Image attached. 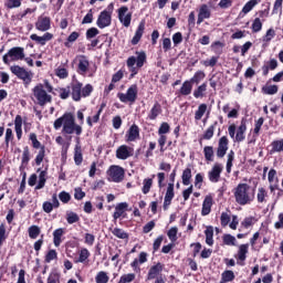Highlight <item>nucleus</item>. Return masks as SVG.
Wrapping results in <instances>:
<instances>
[{
  "instance_id": "10",
  "label": "nucleus",
  "mask_w": 283,
  "mask_h": 283,
  "mask_svg": "<svg viewBox=\"0 0 283 283\" xmlns=\"http://www.w3.org/2000/svg\"><path fill=\"white\" fill-rule=\"evenodd\" d=\"M118 20L124 25V28H129L132 25V12H129V8L120 7L117 11Z\"/></svg>"
},
{
  "instance_id": "43",
  "label": "nucleus",
  "mask_w": 283,
  "mask_h": 283,
  "mask_svg": "<svg viewBox=\"0 0 283 283\" xmlns=\"http://www.w3.org/2000/svg\"><path fill=\"white\" fill-rule=\"evenodd\" d=\"M95 282L96 283H108L109 276L105 272L101 271L97 273V275L95 277Z\"/></svg>"
},
{
  "instance_id": "12",
  "label": "nucleus",
  "mask_w": 283,
  "mask_h": 283,
  "mask_svg": "<svg viewBox=\"0 0 283 283\" xmlns=\"http://www.w3.org/2000/svg\"><path fill=\"white\" fill-rule=\"evenodd\" d=\"M96 25L101 30L109 28V25H112V12H108L107 10L102 11L97 18Z\"/></svg>"
},
{
  "instance_id": "56",
  "label": "nucleus",
  "mask_w": 283,
  "mask_h": 283,
  "mask_svg": "<svg viewBox=\"0 0 283 283\" xmlns=\"http://www.w3.org/2000/svg\"><path fill=\"white\" fill-rule=\"evenodd\" d=\"M59 199L61 200V202H63L64 205H67V202H70V200H72V196H70V192H65L62 191L59 195Z\"/></svg>"
},
{
  "instance_id": "24",
  "label": "nucleus",
  "mask_w": 283,
  "mask_h": 283,
  "mask_svg": "<svg viewBox=\"0 0 283 283\" xmlns=\"http://www.w3.org/2000/svg\"><path fill=\"white\" fill-rule=\"evenodd\" d=\"M160 114H163V106H160V103L156 102L148 114V118L149 120H156Z\"/></svg>"
},
{
  "instance_id": "8",
  "label": "nucleus",
  "mask_w": 283,
  "mask_h": 283,
  "mask_svg": "<svg viewBox=\"0 0 283 283\" xmlns=\"http://www.w3.org/2000/svg\"><path fill=\"white\" fill-rule=\"evenodd\" d=\"M117 96L122 103H136V98L138 97V86L133 84L126 93H118Z\"/></svg>"
},
{
  "instance_id": "53",
  "label": "nucleus",
  "mask_w": 283,
  "mask_h": 283,
  "mask_svg": "<svg viewBox=\"0 0 283 283\" xmlns=\"http://www.w3.org/2000/svg\"><path fill=\"white\" fill-rule=\"evenodd\" d=\"M6 8L12 10L13 8H21V0H8L6 2Z\"/></svg>"
},
{
  "instance_id": "38",
  "label": "nucleus",
  "mask_w": 283,
  "mask_h": 283,
  "mask_svg": "<svg viewBox=\"0 0 283 283\" xmlns=\"http://www.w3.org/2000/svg\"><path fill=\"white\" fill-rule=\"evenodd\" d=\"M74 160L75 165H81V163H83V150L78 144L75 146Z\"/></svg>"
},
{
  "instance_id": "28",
  "label": "nucleus",
  "mask_w": 283,
  "mask_h": 283,
  "mask_svg": "<svg viewBox=\"0 0 283 283\" xmlns=\"http://www.w3.org/2000/svg\"><path fill=\"white\" fill-rule=\"evenodd\" d=\"M161 272H163V265L160 263L153 265L148 272V280L156 279Z\"/></svg>"
},
{
  "instance_id": "34",
  "label": "nucleus",
  "mask_w": 283,
  "mask_h": 283,
  "mask_svg": "<svg viewBox=\"0 0 283 283\" xmlns=\"http://www.w3.org/2000/svg\"><path fill=\"white\" fill-rule=\"evenodd\" d=\"M248 253H249V244H241L239 247L238 259L241 260V262H244V260H247Z\"/></svg>"
},
{
  "instance_id": "61",
  "label": "nucleus",
  "mask_w": 283,
  "mask_h": 283,
  "mask_svg": "<svg viewBox=\"0 0 283 283\" xmlns=\"http://www.w3.org/2000/svg\"><path fill=\"white\" fill-rule=\"evenodd\" d=\"M169 129H170L169 124H167V122H164V123H161V125L158 129V134L159 135L169 134Z\"/></svg>"
},
{
  "instance_id": "16",
  "label": "nucleus",
  "mask_w": 283,
  "mask_h": 283,
  "mask_svg": "<svg viewBox=\"0 0 283 283\" xmlns=\"http://www.w3.org/2000/svg\"><path fill=\"white\" fill-rule=\"evenodd\" d=\"M227 151H229V138H227V136H223L219 139L217 148L218 158H224V156H227Z\"/></svg>"
},
{
  "instance_id": "49",
  "label": "nucleus",
  "mask_w": 283,
  "mask_h": 283,
  "mask_svg": "<svg viewBox=\"0 0 283 283\" xmlns=\"http://www.w3.org/2000/svg\"><path fill=\"white\" fill-rule=\"evenodd\" d=\"M223 243L227 244L228 247H235V237L231 234H224Z\"/></svg>"
},
{
  "instance_id": "33",
  "label": "nucleus",
  "mask_w": 283,
  "mask_h": 283,
  "mask_svg": "<svg viewBox=\"0 0 283 283\" xmlns=\"http://www.w3.org/2000/svg\"><path fill=\"white\" fill-rule=\"evenodd\" d=\"M208 106L207 104H200L198 109L195 113V120H202V116L207 114Z\"/></svg>"
},
{
  "instance_id": "58",
  "label": "nucleus",
  "mask_w": 283,
  "mask_h": 283,
  "mask_svg": "<svg viewBox=\"0 0 283 283\" xmlns=\"http://www.w3.org/2000/svg\"><path fill=\"white\" fill-rule=\"evenodd\" d=\"M44 158H45V147H41L39 154L35 157V164L41 165Z\"/></svg>"
},
{
  "instance_id": "20",
  "label": "nucleus",
  "mask_w": 283,
  "mask_h": 283,
  "mask_svg": "<svg viewBox=\"0 0 283 283\" xmlns=\"http://www.w3.org/2000/svg\"><path fill=\"white\" fill-rule=\"evenodd\" d=\"M174 182L168 184L167 191L165 195V200H164V209L167 211L169 208V205H171V200H174Z\"/></svg>"
},
{
  "instance_id": "19",
  "label": "nucleus",
  "mask_w": 283,
  "mask_h": 283,
  "mask_svg": "<svg viewBox=\"0 0 283 283\" xmlns=\"http://www.w3.org/2000/svg\"><path fill=\"white\" fill-rule=\"evenodd\" d=\"M140 136V129L136 124L132 125L126 134L127 143H134Z\"/></svg>"
},
{
  "instance_id": "35",
  "label": "nucleus",
  "mask_w": 283,
  "mask_h": 283,
  "mask_svg": "<svg viewBox=\"0 0 283 283\" xmlns=\"http://www.w3.org/2000/svg\"><path fill=\"white\" fill-rule=\"evenodd\" d=\"M182 185H185V187H189V185H191V168H186L182 172Z\"/></svg>"
},
{
  "instance_id": "4",
  "label": "nucleus",
  "mask_w": 283,
  "mask_h": 283,
  "mask_svg": "<svg viewBox=\"0 0 283 283\" xmlns=\"http://www.w3.org/2000/svg\"><path fill=\"white\" fill-rule=\"evenodd\" d=\"M145 61H147V54L145 52H137L136 56H130L127 60V67H129L130 78H134L138 74V70L145 65Z\"/></svg>"
},
{
  "instance_id": "55",
  "label": "nucleus",
  "mask_w": 283,
  "mask_h": 283,
  "mask_svg": "<svg viewBox=\"0 0 283 283\" xmlns=\"http://www.w3.org/2000/svg\"><path fill=\"white\" fill-rule=\"evenodd\" d=\"M262 30V20L255 18L252 23V32H260Z\"/></svg>"
},
{
  "instance_id": "26",
  "label": "nucleus",
  "mask_w": 283,
  "mask_h": 283,
  "mask_svg": "<svg viewBox=\"0 0 283 283\" xmlns=\"http://www.w3.org/2000/svg\"><path fill=\"white\" fill-rule=\"evenodd\" d=\"M65 234V229L59 228L53 232V244L54 247H61V238Z\"/></svg>"
},
{
  "instance_id": "37",
  "label": "nucleus",
  "mask_w": 283,
  "mask_h": 283,
  "mask_svg": "<svg viewBox=\"0 0 283 283\" xmlns=\"http://www.w3.org/2000/svg\"><path fill=\"white\" fill-rule=\"evenodd\" d=\"M206 244L213 247V227H208L205 231Z\"/></svg>"
},
{
  "instance_id": "59",
  "label": "nucleus",
  "mask_w": 283,
  "mask_h": 283,
  "mask_svg": "<svg viewBox=\"0 0 283 283\" xmlns=\"http://www.w3.org/2000/svg\"><path fill=\"white\" fill-rule=\"evenodd\" d=\"M46 283H61V276L56 273H51L46 280Z\"/></svg>"
},
{
  "instance_id": "9",
  "label": "nucleus",
  "mask_w": 283,
  "mask_h": 283,
  "mask_svg": "<svg viewBox=\"0 0 283 283\" xmlns=\"http://www.w3.org/2000/svg\"><path fill=\"white\" fill-rule=\"evenodd\" d=\"M10 70L14 76L23 81L24 85H30L32 83V73L28 72L25 69L19 65H13Z\"/></svg>"
},
{
  "instance_id": "3",
  "label": "nucleus",
  "mask_w": 283,
  "mask_h": 283,
  "mask_svg": "<svg viewBox=\"0 0 283 283\" xmlns=\"http://www.w3.org/2000/svg\"><path fill=\"white\" fill-rule=\"evenodd\" d=\"M235 202L241 207L251 205L255 200V190L249 184H239L233 191Z\"/></svg>"
},
{
  "instance_id": "17",
  "label": "nucleus",
  "mask_w": 283,
  "mask_h": 283,
  "mask_svg": "<svg viewBox=\"0 0 283 283\" xmlns=\"http://www.w3.org/2000/svg\"><path fill=\"white\" fill-rule=\"evenodd\" d=\"M205 19H211V7L201 4L198 10L197 24L200 25Z\"/></svg>"
},
{
  "instance_id": "62",
  "label": "nucleus",
  "mask_w": 283,
  "mask_h": 283,
  "mask_svg": "<svg viewBox=\"0 0 283 283\" xmlns=\"http://www.w3.org/2000/svg\"><path fill=\"white\" fill-rule=\"evenodd\" d=\"M218 63V57L212 56L210 60H206L202 62L205 67H214V65Z\"/></svg>"
},
{
  "instance_id": "5",
  "label": "nucleus",
  "mask_w": 283,
  "mask_h": 283,
  "mask_svg": "<svg viewBox=\"0 0 283 283\" xmlns=\"http://www.w3.org/2000/svg\"><path fill=\"white\" fill-rule=\"evenodd\" d=\"M94 92V87L92 84H86L83 87V84L80 82H74L72 84V98L73 101H81V98H86V96H90Z\"/></svg>"
},
{
  "instance_id": "31",
  "label": "nucleus",
  "mask_w": 283,
  "mask_h": 283,
  "mask_svg": "<svg viewBox=\"0 0 283 283\" xmlns=\"http://www.w3.org/2000/svg\"><path fill=\"white\" fill-rule=\"evenodd\" d=\"M235 280V274L231 270H226L221 274V281L219 283L233 282Z\"/></svg>"
},
{
  "instance_id": "15",
  "label": "nucleus",
  "mask_w": 283,
  "mask_h": 283,
  "mask_svg": "<svg viewBox=\"0 0 283 283\" xmlns=\"http://www.w3.org/2000/svg\"><path fill=\"white\" fill-rule=\"evenodd\" d=\"M134 156V148L127 145H122L116 149V158L118 160H127V158H132Z\"/></svg>"
},
{
  "instance_id": "36",
  "label": "nucleus",
  "mask_w": 283,
  "mask_h": 283,
  "mask_svg": "<svg viewBox=\"0 0 283 283\" xmlns=\"http://www.w3.org/2000/svg\"><path fill=\"white\" fill-rule=\"evenodd\" d=\"M28 231L31 240H36L41 235V228L39 226H31Z\"/></svg>"
},
{
  "instance_id": "41",
  "label": "nucleus",
  "mask_w": 283,
  "mask_h": 283,
  "mask_svg": "<svg viewBox=\"0 0 283 283\" xmlns=\"http://www.w3.org/2000/svg\"><path fill=\"white\" fill-rule=\"evenodd\" d=\"M255 6H258V0L248 1L242 9V13L249 14V12H251L253 10V8H255Z\"/></svg>"
},
{
  "instance_id": "50",
  "label": "nucleus",
  "mask_w": 283,
  "mask_h": 283,
  "mask_svg": "<svg viewBox=\"0 0 283 283\" xmlns=\"http://www.w3.org/2000/svg\"><path fill=\"white\" fill-rule=\"evenodd\" d=\"M169 240H171V242H176V240H178V228L172 227L169 229L168 233H167Z\"/></svg>"
},
{
  "instance_id": "2",
  "label": "nucleus",
  "mask_w": 283,
  "mask_h": 283,
  "mask_svg": "<svg viewBox=\"0 0 283 283\" xmlns=\"http://www.w3.org/2000/svg\"><path fill=\"white\" fill-rule=\"evenodd\" d=\"M52 84L48 82V80L44 81L43 84L39 83L32 88V101L40 105V107H45L48 103H52Z\"/></svg>"
},
{
  "instance_id": "47",
  "label": "nucleus",
  "mask_w": 283,
  "mask_h": 283,
  "mask_svg": "<svg viewBox=\"0 0 283 283\" xmlns=\"http://www.w3.org/2000/svg\"><path fill=\"white\" fill-rule=\"evenodd\" d=\"M45 176H48V172L42 170L39 175V182H38L35 189H43L45 187Z\"/></svg>"
},
{
  "instance_id": "60",
  "label": "nucleus",
  "mask_w": 283,
  "mask_h": 283,
  "mask_svg": "<svg viewBox=\"0 0 283 283\" xmlns=\"http://www.w3.org/2000/svg\"><path fill=\"white\" fill-rule=\"evenodd\" d=\"M231 222V217L227 212L221 213V226L227 227Z\"/></svg>"
},
{
  "instance_id": "29",
  "label": "nucleus",
  "mask_w": 283,
  "mask_h": 283,
  "mask_svg": "<svg viewBox=\"0 0 283 283\" xmlns=\"http://www.w3.org/2000/svg\"><path fill=\"white\" fill-rule=\"evenodd\" d=\"M266 198H269V191H266V189L260 187L258 188V192H256V200L260 205H264L266 203Z\"/></svg>"
},
{
  "instance_id": "30",
  "label": "nucleus",
  "mask_w": 283,
  "mask_h": 283,
  "mask_svg": "<svg viewBox=\"0 0 283 283\" xmlns=\"http://www.w3.org/2000/svg\"><path fill=\"white\" fill-rule=\"evenodd\" d=\"M247 132V124L244 122L241 123V125L237 129L235 140L237 143H242L244 140Z\"/></svg>"
},
{
  "instance_id": "23",
  "label": "nucleus",
  "mask_w": 283,
  "mask_h": 283,
  "mask_svg": "<svg viewBox=\"0 0 283 283\" xmlns=\"http://www.w3.org/2000/svg\"><path fill=\"white\" fill-rule=\"evenodd\" d=\"M145 33V21H142L135 32L134 38L132 39L133 45H138L140 39H143V34Z\"/></svg>"
},
{
  "instance_id": "32",
  "label": "nucleus",
  "mask_w": 283,
  "mask_h": 283,
  "mask_svg": "<svg viewBox=\"0 0 283 283\" xmlns=\"http://www.w3.org/2000/svg\"><path fill=\"white\" fill-rule=\"evenodd\" d=\"M193 90V84L191 81H186L184 82V84L181 85L180 88V94H182V96H189V94H191V91Z\"/></svg>"
},
{
  "instance_id": "18",
  "label": "nucleus",
  "mask_w": 283,
  "mask_h": 283,
  "mask_svg": "<svg viewBox=\"0 0 283 283\" xmlns=\"http://www.w3.org/2000/svg\"><path fill=\"white\" fill-rule=\"evenodd\" d=\"M30 39L31 41H34L35 43H38V45H45L48 41H52L54 39V34L46 32L42 36H40L33 33L30 35Z\"/></svg>"
},
{
  "instance_id": "48",
  "label": "nucleus",
  "mask_w": 283,
  "mask_h": 283,
  "mask_svg": "<svg viewBox=\"0 0 283 283\" xmlns=\"http://www.w3.org/2000/svg\"><path fill=\"white\" fill-rule=\"evenodd\" d=\"M263 94H268L273 96V94H277V85H270L262 88Z\"/></svg>"
},
{
  "instance_id": "25",
  "label": "nucleus",
  "mask_w": 283,
  "mask_h": 283,
  "mask_svg": "<svg viewBox=\"0 0 283 283\" xmlns=\"http://www.w3.org/2000/svg\"><path fill=\"white\" fill-rule=\"evenodd\" d=\"M127 207H129V205L127 202H120L115 207V212L113 214V218L115 221L118 218H120V216H123L125 213V211H127Z\"/></svg>"
},
{
  "instance_id": "52",
  "label": "nucleus",
  "mask_w": 283,
  "mask_h": 283,
  "mask_svg": "<svg viewBox=\"0 0 283 283\" xmlns=\"http://www.w3.org/2000/svg\"><path fill=\"white\" fill-rule=\"evenodd\" d=\"M87 258H90V250L84 248L80 251V256H78V260L76 262L83 263L87 260Z\"/></svg>"
},
{
  "instance_id": "63",
  "label": "nucleus",
  "mask_w": 283,
  "mask_h": 283,
  "mask_svg": "<svg viewBox=\"0 0 283 283\" xmlns=\"http://www.w3.org/2000/svg\"><path fill=\"white\" fill-rule=\"evenodd\" d=\"M74 198H75V200H83V198H85V192L83 191V189L75 188Z\"/></svg>"
},
{
  "instance_id": "13",
  "label": "nucleus",
  "mask_w": 283,
  "mask_h": 283,
  "mask_svg": "<svg viewBox=\"0 0 283 283\" xmlns=\"http://www.w3.org/2000/svg\"><path fill=\"white\" fill-rule=\"evenodd\" d=\"M52 28V19L48 15H40L35 22V30L48 32Z\"/></svg>"
},
{
  "instance_id": "22",
  "label": "nucleus",
  "mask_w": 283,
  "mask_h": 283,
  "mask_svg": "<svg viewBox=\"0 0 283 283\" xmlns=\"http://www.w3.org/2000/svg\"><path fill=\"white\" fill-rule=\"evenodd\" d=\"M14 129L18 140H21V137L23 136V117H21V115L15 116Z\"/></svg>"
},
{
  "instance_id": "44",
  "label": "nucleus",
  "mask_w": 283,
  "mask_h": 283,
  "mask_svg": "<svg viewBox=\"0 0 283 283\" xmlns=\"http://www.w3.org/2000/svg\"><path fill=\"white\" fill-rule=\"evenodd\" d=\"M135 280H136V274L128 273V274L122 275L118 283H132Z\"/></svg>"
},
{
  "instance_id": "54",
  "label": "nucleus",
  "mask_w": 283,
  "mask_h": 283,
  "mask_svg": "<svg viewBox=\"0 0 283 283\" xmlns=\"http://www.w3.org/2000/svg\"><path fill=\"white\" fill-rule=\"evenodd\" d=\"M29 139L31 140V143H32L34 149H40V147H41V142H39V139L36 138V134L31 133V134L29 135Z\"/></svg>"
},
{
  "instance_id": "21",
  "label": "nucleus",
  "mask_w": 283,
  "mask_h": 283,
  "mask_svg": "<svg viewBox=\"0 0 283 283\" xmlns=\"http://www.w3.org/2000/svg\"><path fill=\"white\" fill-rule=\"evenodd\" d=\"M211 207H213V197L208 195L203 200L201 214L209 216V213H211Z\"/></svg>"
},
{
  "instance_id": "45",
  "label": "nucleus",
  "mask_w": 283,
  "mask_h": 283,
  "mask_svg": "<svg viewBox=\"0 0 283 283\" xmlns=\"http://www.w3.org/2000/svg\"><path fill=\"white\" fill-rule=\"evenodd\" d=\"M143 185L144 186L142 188V191L143 193L147 195L151 189V185H154V179H150V178L144 179Z\"/></svg>"
},
{
  "instance_id": "11",
  "label": "nucleus",
  "mask_w": 283,
  "mask_h": 283,
  "mask_svg": "<svg viewBox=\"0 0 283 283\" xmlns=\"http://www.w3.org/2000/svg\"><path fill=\"white\" fill-rule=\"evenodd\" d=\"M74 63L77 64V72L78 74H87L88 70H90V60L87 59V56L85 55H77L74 59Z\"/></svg>"
},
{
  "instance_id": "46",
  "label": "nucleus",
  "mask_w": 283,
  "mask_h": 283,
  "mask_svg": "<svg viewBox=\"0 0 283 283\" xmlns=\"http://www.w3.org/2000/svg\"><path fill=\"white\" fill-rule=\"evenodd\" d=\"M78 220H81V218L75 212H69L66 214V222L69 224H74V223L78 222Z\"/></svg>"
},
{
  "instance_id": "40",
  "label": "nucleus",
  "mask_w": 283,
  "mask_h": 283,
  "mask_svg": "<svg viewBox=\"0 0 283 283\" xmlns=\"http://www.w3.org/2000/svg\"><path fill=\"white\" fill-rule=\"evenodd\" d=\"M203 154L208 163H213V146H206L203 148Z\"/></svg>"
},
{
  "instance_id": "14",
  "label": "nucleus",
  "mask_w": 283,
  "mask_h": 283,
  "mask_svg": "<svg viewBox=\"0 0 283 283\" xmlns=\"http://www.w3.org/2000/svg\"><path fill=\"white\" fill-rule=\"evenodd\" d=\"M224 167L222 164H214L208 172V178L210 182H220V176L222 175Z\"/></svg>"
},
{
  "instance_id": "6",
  "label": "nucleus",
  "mask_w": 283,
  "mask_h": 283,
  "mask_svg": "<svg viewBox=\"0 0 283 283\" xmlns=\"http://www.w3.org/2000/svg\"><path fill=\"white\" fill-rule=\"evenodd\" d=\"M25 59V51L21 46L11 48L7 54L2 56V61L4 65H10V63H14L17 61H23Z\"/></svg>"
},
{
  "instance_id": "27",
  "label": "nucleus",
  "mask_w": 283,
  "mask_h": 283,
  "mask_svg": "<svg viewBox=\"0 0 283 283\" xmlns=\"http://www.w3.org/2000/svg\"><path fill=\"white\" fill-rule=\"evenodd\" d=\"M269 70H277V60L271 59L265 65L262 66L263 76L269 75Z\"/></svg>"
},
{
  "instance_id": "51",
  "label": "nucleus",
  "mask_w": 283,
  "mask_h": 283,
  "mask_svg": "<svg viewBox=\"0 0 283 283\" xmlns=\"http://www.w3.org/2000/svg\"><path fill=\"white\" fill-rule=\"evenodd\" d=\"M206 74L202 71H198L195 73V75L192 76V78L190 80V82L192 83H200V81H202L205 78Z\"/></svg>"
},
{
  "instance_id": "39",
  "label": "nucleus",
  "mask_w": 283,
  "mask_h": 283,
  "mask_svg": "<svg viewBox=\"0 0 283 283\" xmlns=\"http://www.w3.org/2000/svg\"><path fill=\"white\" fill-rule=\"evenodd\" d=\"M205 92H207V83L201 84L197 90L193 91L195 98L205 97Z\"/></svg>"
},
{
  "instance_id": "1",
  "label": "nucleus",
  "mask_w": 283,
  "mask_h": 283,
  "mask_svg": "<svg viewBox=\"0 0 283 283\" xmlns=\"http://www.w3.org/2000/svg\"><path fill=\"white\" fill-rule=\"evenodd\" d=\"M53 127L54 129H61L63 127L62 133L67 135L76 134V136H81L83 134V127L76 124V119L72 113H66L55 119Z\"/></svg>"
},
{
  "instance_id": "42",
  "label": "nucleus",
  "mask_w": 283,
  "mask_h": 283,
  "mask_svg": "<svg viewBox=\"0 0 283 283\" xmlns=\"http://www.w3.org/2000/svg\"><path fill=\"white\" fill-rule=\"evenodd\" d=\"M112 233L113 235H115V238H119V240H127V238H129L127 235V232H125L123 229H119V228H114Z\"/></svg>"
},
{
  "instance_id": "7",
  "label": "nucleus",
  "mask_w": 283,
  "mask_h": 283,
  "mask_svg": "<svg viewBox=\"0 0 283 283\" xmlns=\"http://www.w3.org/2000/svg\"><path fill=\"white\" fill-rule=\"evenodd\" d=\"M107 176L109 182H123L125 180V169L120 166H111Z\"/></svg>"
},
{
  "instance_id": "57",
  "label": "nucleus",
  "mask_w": 283,
  "mask_h": 283,
  "mask_svg": "<svg viewBox=\"0 0 283 283\" xmlns=\"http://www.w3.org/2000/svg\"><path fill=\"white\" fill-rule=\"evenodd\" d=\"M275 38V30L273 29H269L265 33V35L263 36V41L265 43H269L271 40H273Z\"/></svg>"
},
{
  "instance_id": "64",
  "label": "nucleus",
  "mask_w": 283,
  "mask_h": 283,
  "mask_svg": "<svg viewBox=\"0 0 283 283\" xmlns=\"http://www.w3.org/2000/svg\"><path fill=\"white\" fill-rule=\"evenodd\" d=\"M275 229H283V211L279 213L277 221L274 223Z\"/></svg>"
}]
</instances>
